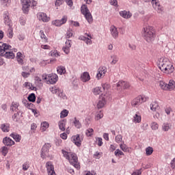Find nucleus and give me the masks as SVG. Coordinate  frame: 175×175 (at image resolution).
<instances>
[{
    "label": "nucleus",
    "instance_id": "9b49d317",
    "mask_svg": "<svg viewBox=\"0 0 175 175\" xmlns=\"http://www.w3.org/2000/svg\"><path fill=\"white\" fill-rule=\"evenodd\" d=\"M106 72H107V68L105 66L100 67L98 70V73L96 75V78L99 80L103 77H105V75H106Z\"/></svg>",
    "mask_w": 175,
    "mask_h": 175
},
{
    "label": "nucleus",
    "instance_id": "a211bd4d",
    "mask_svg": "<svg viewBox=\"0 0 175 175\" xmlns=\"http://www.w3.org/2000/svg\"><path fill=\"white\" fill-rule=\"evenodd\" d=\"M3 143L5 146H8L10 147L14 145V141L8 137L3 138Z\"/></svg>",
    "mask_w": 175,
    "mask_h": 175
},
{
    "label": "nucleus",
    "instance_id": "f8f14e48",
    "mask_svg": "<svg viewBox=\"0 0 175 175\" xmlns=\"http://www.w3.org/2000/svg\"><path fill=\"white\" fill-rule=\"evenodd\" d=\"M152 5L154 9L157 11V13H162L163 12V8L157 0H152Z\"/></svg>",
    "mask_w": 175,
    "mask_h": 175
},
{
    "label": "nucleus",
    "instance_id": "e433bc0d",
    "mask_svg": "<svg viewBox=\"0 0 175 175\" xmlns=\"http://www.w3.org/2000/svg\"><path fill=\"white\" fill-rule=\"evenodd\" d=\"M68 114H69V111L64 109L60 113V118H65V117H68Z\"/></svg>",
    "mask_w": 175,
    "mask_h": 175
},
{
    "label": "nucleus",
    "instance_id": "f3484780",
    "mask_svg": "<svg viewBox=\"0 0 175 175\" xmlns=\"http://www.w3.org/2000/svg\"><path fill=\"white\" fill-rule=\"evenodd\" d=\"M116 85L117 87H121V88H124V90H128V88L131 87L129 83L123 81H119Z\"/></svg>",
    "mask_w": 175,
    "mask_h": 175
},
{
    "label": "nucleus",
    "instance_id": "72a5a7b5",
    "mask_svg": "<svg viewBox=\"0 0 175 175\" xmlns=\"http://www.w3.org/2000/svg\"><path fill=\"white\" fill-rule=\"evenodd\" d=\"M21 116H20V113H18V111L16 113H14L12 116V120L13 121H15V122H18V121H20V118Z\"/></svg>",
    "mask_w": 175,
    "mask_h": 175
},
{
    "label": "nucleus",
    "instance_id": "13d9d810",
    "mask_svg": "<svg viewBox=\"0 0 175 175\" xmlns=\"http://www.w3.org/2000/svg\"><path fill=\"white\" fill-rule=\"evenodd\" d=\"M122 141V135H118L116 137V143H120Z\"/></svg>",
    "mask_w": 175,
    "mask_h": 175
},
{
    "label": "nucleus",
    "instance_id": "774afa93",
    "mask_svg": "<svg viewBox=\"0 0 175 175\" xmlns=\"http://www.w3.org/2000/svg\"><path fill=\"white\" fill-rule=\"evenodd\" d=\"M110 3L113 6H117L118 5L117 0H111Z\"/></svg>",
    "mask_w": 175,
    "mask_h": 175
},
{
    "label": "nucleus",
    "instance_id": "3c124183",
    "mask_svg": "<svg viewBox=\"0 0 175 175\" xmlns=\"http://www.w3.org/2000/svg\"><path fill=\"white\" fill-rule=\"evenodd\" d=\"M72 36H73V31H72V29H69L67 31L66 38V39H69L70 38H72Z\"/></svg>",
    "mask_w": 175,
    "mask_h": 175
},
{
    "label": "nucleus",
    "instance_id": "ddd939ff",
    "mask_svg": "<svg viewBox=\"0 0 175 175\" xmlns=\"http://www.w3.org/2000/svg\"><path fill=\"white\" fill-rule=\"evenodd\" d=\"M68 21V17L63 16V18L61 20H55V21L52 22V24L53 25H55V27H61L63 24H65Z\"/></svg>",
    "mask_w": 175,
    "mask_h": 175
},
{
    "label": "nucleus",
    "instance_id": "a878e982",
    "mask_svg": "<svg viewBox=\"0 0 175 175\" xmlns=\"http://www.w3.org/2000/svg\"><path fill=\"white\" fill-rule=\"evenodd\" d=\"M105 105H106V100H105V98H103L101 100H98L97 107L98 109H102L105 107Z\"/></svg>",
    "mask_w": 175,
    "mask_h": 175
},
{
    "label": "nucleus",
    "instance_id": "5701e85b",
    "mask_svg": "<svg viewBox=\"0 0 175 175\" xmlns=\"http://www.w3.org/2000/svg\"><path fill=\"white\" fill-rule=\"evenodd\" d=\"M175 88V81L170 80L168 84L167 83V91H172Z\"/></svg>",
    "mask_w": 175,
    "mask_h": 175
},
{
    "label": "nucleus",
    "instance_id": "5fc2aeb1",
    "mask_svg": "<svg viewBox=\"0 0 175 175\" xmlns=\"http://www.w3.org/2000/svg\"><path fill=\"white\" fill-rule=\"evenodd\" d=\"M96 139V142L98 143V146L99 147H102L103 144V142L101 137H97Z\"/></svg>",
    "mask_w": 175,
    "mask_h": 175
},
{
    "label": "nucleus",
    "instance_id": "aec40b11",
    "mask_svg": "<svg viewBox=\"0 0 175 175\" xmlns=\"http://www.w3.org/2000/svg\"><path fill=\"white\" fill-rule=\"evenodd\" d=\"M18 106H20L18 103L13 101L10 106V111L13 112L16 111V113L18 112Z\"/></svg>",
    "mask_w": 175,
    "mask_h": 175
},
{
    "label": "nucleus",
    "instance_id": "2eb2a0df",
    "mask_svg": "<svg viewBox=\"0 0 175 175\" xmlns=\"http://www.w3.org/2000/svg\"><path fill=\"white\" fill-rule=\"evenodd\" d=\"M70 47H72V40H68L66 42V46L63 47L62 50L66 54L70 53Z\"/></svg>",
    "mask_w": 175,
    "mask_h": 175
},
{
    "label": "nucleus",
    "instance_id": "f257e3e1",
    "mask_svg": "<svg viewBox=\"0 0 175 175\" xmlns=\"http://www.w3.org/2000/svg\"><path fill=\"white\" fill-rule=\"evenodd\" d=\"M10 49H12V46L8 45V44L3 42H0V66L5 64L1 57H5L9 59H13V58H14L13 51H9Z\"/></svg>",
    "mask_w": 175,
    "mask_h": 175
},
{
    "label": "nucleus",
    "instance_id": "6e6552de",
    "mask_svg": "<svg viewBox=\"0 0 175 175\" xmlns=\"http://www.w3.org/2000/svg\"><path fill=\"white\" fill-rule=\"evenodd\" d=\"M147 101V97L144 96H139L137 98H135L134 100H133L131 105L134 107H136L137 106H139V105H142L144 102Z\"/></svg>",
    "mask_w": 175,
    "mask_h": 175
},
{
    "label": "nucleus",
    "instance_id": "6ab92c4d",
    "mask_svg": "<svg viewBox=\"0 0 175 175\" xmlns=\"http://www.w3.org/2000/svg\"><path fill=\"white\" fill-rule=\"evenodd\" d=\"M91 79V77H90V73L85 72L83 73V75L81 76V80L83 83H87V81H90Z\"/></svg>",
    "mask_w": 175,
    "mask_h": 175
},
{
    "label": "nucleus",
    "instance_id": "4468645a",
    "mask_svg": "<svg viewBox=\"0 0 175 175\" xmlns=\"http://www.w3.org/2000/svg\"><path fill=\"white\" fill-rule=\"evenodd\" d=\"M72 139L75 146H77V147H80V146H81V142H83V137H80V135H77L73 136Z\"/></svg>",
    "mask_w": 175,
    "mask_h": 175
},
{
    "label": "nucleus",
    "instance_id": "8fccbe9b",
    "mask_svg": "<svg viewBox=\"0 0 175 175\" xmlns=\"http://www.w3.org/2000/svg\"><path fill=\"white\" fill-rule=\"evenodd\" d=\"M40 36L41 39H44V42H47V37L44 34V32L42 30L40 31Z\"/></svg>",
    "mask_w": 175,
    "mask_h": 175
},
{
    "label": "nucleus",
    "instance_id": "ea45409f",
    "mask_svg": "<svg viewBox=\"0 0 175 175\" xmlns=\"http://www.w3.org/2000/svg\"><path fill=\"white\" fill-rule=\"evenodd\" d=\"M162 129L164 131V132H167V131L170 129V124H169V123H163Z\"/></svg>",
    "mask_w": 175,
    "mask_h": 175
},
{
    "label": "nucleus",
    "instance_id": "0eeeda50",
    "mask_svg": "<svg viewBox=\"0 0 175 175\" xmlns=\"http://www.w3.org/2000/svg\"><path fill=\"white\" fill-rule=\"evenodd\" d=\"M51 148V144H45L42 150H41V158L42 159H45V158H47L50 157L49 150Z\"/></svg>",
    "mask_w": 175,
    "mask_h": 175
},
{
    "label": "nucleus",
    "instance_id": "c756f323",
    "mask_svg": "<svg viewBox=\"0 0 175 175\" xmlns=\"http://www.w3.org/2000/svg\"><path fill=\"white\" fill-rule=\"evenodd\" d=\"M159 109V105H158V103L157 102H153L150 105V110L152 111H157Z\"/></svg>",
    "mask_w": 175,
    "mask_h": 175
},
{
    "label": "nucleus",
    "instance_id": "69168bd1",
    "mask_svg": "<svg viewBox=\"0 0 175 175\" xmlns=\"http://www.w3.org/2000/svg\"><path fill=\"white\" fill-rule=\"evenodd\" d=\"M36 128H38V126L36 125V124L33 123L31 126V131H33V132H35V131L36 130Z\"/></svg>",
    "mask_w": 175,
    "mask_h": 175
},
{
    "label": "nucleus",
    "instance_id": "e2e57ef3",
    "mask_svg": "<svg viewBox=\"0 0 175 175\" xmlns=\"http://www.w3.org/2000/svg\"><path fill=\"white\" fill-rule=\"evenodd\" d=\"M131 175H142V169L135 170Z\"/></svg>",
    "mask_w": 175,
    "mask_h": 175
},
{
    "label": "nucleus",
    "instance_id": "412c9836",
    "mask_svg": "<svg viewBox=\"0 0 175 175\" xmlns=\"http://www.w3.org/2000/svg\"><path fill=\"white\" fill-rule=\"evenodd\" d=\"M120 14L121 17H123V18H131V17H132V14L126 10L121 11Z\"/></svg>",
    "mask_w": 175,
    "mask_h": 175
},
{
    "label": "nucleus",
    "instance_id": "de8ad7c7",
    "mask_svg": "<svg viewBox=\"0 0 175 175\" xmlns=\"http://www.w3.org/2000/svg\"><path fill=\"white\" fill-rule=\"evenodd\" d=\"M101 93L102 90H100V88L99 87H96L93 90V94H94V95H99Z\"/></svg>",
    "mask_w": 175,
    "mask_h": 175
},
{
    "label": "nucleus",
    "instance_id": "338daca9",
    "mask_svg": "<svg viewBox=\"0 0 175 175\" xmlns=\"http://www.w3.org/2000/svg\"><path fill=\"white\" fill-rule=\"evenodd\" d=\"M29 75H31L29 72H22V76L25 79H27V77H28Z\"/></svg>",
    "mask_w": 175,
    "mask_h": 175
},
{
    "label": "nucleus",
    "instance_id": "7c9ffc66",
    "mask_svg": "<svg viewBox=\"0 0 175 175\" xmlns=\"http://www.w3.org/2000/svg\"><path fill=\"white\" fill-rule=\"evenodd\" d=\"M4 23L5 25H8V27H12V21L10 20V18H9V16L5 15Z\"/></svg>",
    "mask_w": 175,
    "mask_h": 175
},
{
    "label": "nucleus",
    "instance_id": "423d86ee",
    "mask_svg": "<svg viewBox=\"0 0 175 175\" xmlns=\"http://www.w3.org/2000/svg\"><path fill=\"white\" fill-rule=\"evenodd\" d=\"M81 12L83 16H85V18L87 20L89 24H91L94 21V18H92V14L90 12V10H88V7L85 4L83 5L81 8Z\"/></svg>",
    "mask_w": 175,
    "mask_h": 175
},
{
    "label": "nucleus",
    "instance_id": "bb28decb",
    "mask_svg": "<svg viewBox=\"0 0 175 175\" xmlns=\"http://www.w3.org/2000/svg\"><path fill=\"white\" fill-rule=\"evenodd\" d=\"M65 125H66V120H62L59 122V128L60 131H65Z\"/></svg>",
    "mask_w": 175,
    "mask_h": 175
},
{
    "label": "nucleus",
    "instance_id": "4c0bfd02",
    "mask_svg": "<svg viewBox=\"0 0 175 175\" xmlns=\"http://www.w3.org/2000/svg\"><path fill=\"white\" fill-rule=\"evenodd\" d=\"M74 124L77 129H80V128H81V123H80V121L78 120L77 118H75Z\"/></svg>",
    "mask_w": 175,
    "mask_h": 175
},
{
    "label": "nucleus",
    "instance_id": "680f3d73",
    "mask_svg": "<svg viewBox=\"0 0 175 175\" xmlns=\"http://www.w3.org/2000/svg\"><path fill=\"white\" fill-rule=\"evenodd\" d=\"M65 2L66 4L70 6V8H72L73 6V1L72 0H65Z\"/></svg>",
    "mask_w": 175,
    "mask_h": 175
},
{
    "label": "nucleus",
    "instance_id": "49530a36",
    "mask_svg": "<svg viewBox=\"0 0 175 175\" xmlns=\"http://www.w3.org/2000/svg\"><path fill=\"white\" fill-rule=\"evenodd\" d=\"M154 152V149L152 147H148L146 148V155H151Z\"/></svg>",
    "mask_w": 175,
    "mask_h": 175
},
{
    "label": "nucleus",
    "instance_id": "864d4df0",
    "mask_svg": "<svg viewBox=\"0 0 175 175\" xmlns=\"http://www.w3.org/2000/svg\"><path fill=\"white\" fill-rule=\"evenodd\" d=\"M57 95L59 96V98H62V99H66V94H65V93H64L61 89L60 91L57 93Z\"/></svg>",
    "mask_w": 175,
    "mask_h": 175
},
{
    "label": "nucleus",
    "instance_id": "09e8293b",
    "mask_svg": "<svg viewBox=\"0 0 175 175\" xmlns=\"http://www.w3.org/2000/svg\"><path fill=\"white\" fill-rule=\"evenodd\" d=\"M120 147L122 151L124 152H128L129 151V148L126 144H120Z\"/></svg>",
    "mask_w": 175,
    "mask_h": 175
},
{
    "label": "nucleus",
    "instance_id": "9d476101",
    "mask_svg": "<svg viewBox=\"0 0 175 175\" xmlns=\"http://www.w3.org/2000/svg\"><path fill=\"white\" fill-rule=\"evenodd\" d=\"M46 167L49 175H57L55 171H54V165H53V163L48 161L46 163Z\"/></svg>",
    "mask_w": 175,
    "mask_h": 175
},
{
    "label": "nucleus",
    "instance_id": "37998d69",
    "mask_svg": "<svg viewBox=\"0 0 175 175\" xmlns=\"http://www.w3.org/2000/svg\"><path fill=\"white\" fill-rule=\"evenodd\" d=\"M1 129L3 132H9V126L8 124H3L1 125Z\"/></svg>",
    "mask_w": 175,
    "mask_h": 175
},
{
    "label": "nucleus",
    "instance_id": "052dcab7",
    "mask_svg": "<svg viewBox=\"0 0 175 175\" xmlns=\"http://www.w3.org/2000/svg\"><path fill=\"white\" fill-rule=\"evenodd\" d=\"M16 61L19 65H24V60L23 59V57L16 58Z\"/></svg>",
    "mask_w": 175,
    "mask_h": 175
},
{
    "label": "nucleus",
    "instance_id": "7ed1b4c3",
    "mask_svg": "<svg viewBox=\"0 0 175 175\" xmlns=\"http://www.w3.org/2000/svg\"><path fill=\"white\" fill-rule=\"evenodd\" d=\"M62 154L65 159H68L71 165L76 169H80V163L77 159V155L72 152H66V150H62Z\"/></svg>",
    "mask_w": 175,
    "mask_h": 175
},
{
    "label": "nucleus",
    "instance_id": "58836bf2",
    "mask_svg": "<svg viewBox=\"0 0 175 175\" xmlns=\"http://www.w3.org/2000/svg\"><path fill=\"white\" fill-rule=\"evenodd\" d=\"M25 87H26V88H28L29 90H36V88L33 86L32 84L29 82H25Z\"/></svg>",
    "mask_w": 175,
    "mask_h": 175
},
{
    "label": "nucleus",
    "instance_id": "dca6fc26",
    "mask_svg": "<svg viewBox=\"0 0 175 175\" xmlns=\"http://www.w3.org/2000/svg\"><path fill=\"white\" fill-rule=\"evenodd\" d=\"M110 31H111V36L114 39H117V38H118V29H117V27H116V26L114 25H112L110 27Z\"/></svg>",
    "mask_w": 175,
    "mask_h": 175
},
{
    "label": "nucleus",
    "instance_id": "20e7f679",
    "mask_svg": "<svg viewBox=\"0 0 175 175\" xmlns=\"http://www.w3.org/2000/svg\"><path fill=\"white\" fill-rule=\"evenodd\" d=\"M142 35L144 36V40L148 43H151V42H152L155 38L154 30H152V27L150 26L144 27L142 30Z\"/></svg>",
    "mask_w": 175,
    "mask_h": 175
},
{
    "label": "nucleus",
    "instance_id": "0e129e2a",
    "mask_svg": "<svg viewBox=\"0 0 175 175\" xmlns=\"http://www.w3.org/2000/svg\"><path fill=\"white\" fill-rule=\"evenodd\" d=\"M51 55L53 57H59V53L57 51H54L53 52H51Z\"/></svg>",
    "mask_w": 175,
    "mask_h": 175
},
{
    "label": "nucleus",
    "instance_id": "473e14b6",
    "mask_svg": "<svg viewBox=\"0 0 175 175\" xmlns=\"http://www.w3.org/2000/svg\"><path fill=\"white\" fill-rule=\"evenodd\" d=\"M167 83H165L163 81H159V86L161 90H165V91H167Z\"/></svg>",
    "mask_w": 175,
    "mask_h": 175
},
{
    "label": "nucleus",
    "instance_id": "4d7b16f0",
    "mask_svg": "<svg viewBox=\"0 0 175 175\" xmlns=\"http://www.w3.org/2000/svg\"><path fill=\"white\" fill-rule=\"evenodd\" d=\"M62 3H64V0H56L55 5L58 8L60 5H62Z\"/></svg>",
    "mask_w": 175,
    "mask_h": 175
},
{
    "label": "nucleus",
    "instance_id": "79ce46f5",
    "mask_svg": "<svg viewBox=\"0 0 175 175\" xmlns=\"http://www.w3.org/2000/svg\"><path fill=\"white\" fill-rule=\"evenodd\" d=\"M100 118H103V112H102V111H100L96 113L95 120L98 121V120H100Z\"/></svg>",
    "mask_w": 175,
    "mask_h": 175
},
{
    "label": "nucleus",
    "instance_id": "bf43d9fd",
    "mask_svg": "<svg viewBox=\"0 0 175 175\" xmlns=\"http://www.w3.org/2000/svg\"><path fill=\"white\" fill-rule=\"evenodd\" d=\"M29 169V164L26 162L23 165V170H28Z\"/></svg>",
    "mask_w": 175,
    "mask_h": 175
},
{
    "label": "nucleus",
    "instance_id": "a19ab883",
    "mask_svg": "<svg viewBox=\"0 0 175 175\" xmlns=\"http://www.w3.org/2000/svg\"><path fill=\"white\" fill-rule=\"evenodd\" d=\"M49 122H44L41 123V130L42 131H46L47 128H49Z\"/></svg>",
    "mask_w": 175,
    "mask_h": 175
},
{
    "label": "nucleus",
    "instance_id": "c03bdc74",
    "mask_svg": "<svg viewBox=\"0 0 175 175\" xmlns=\"http://www.w3.org/2000/svg\"><path fill=\"white\" fill-rule=\"evenodd\" d=\"M85 135L88 136V137L92 136V135H94V129H88L86 130Z\"/></svg>",
    "mask_w": 175,
    "mask_h": 175
},
{
    "label": "nucleus",
    "instance_id": "a18cd8bd",
    "mask_svg": "<svg viewBox=\"0 0 175 175\" xmlns=\"http://www.w3.org/2000/svg\"><path fill=\"white\" fill-rule=\"evenodd\" d=\"M50 91L52 92V94H57V95L58 92H59V91H61V89L57 88V87H52L50 89Z\"/></svg>",
    "mask_w": 175,
    "mask_h": 175
},
{
    "label": "nucleus",
    "instance_id": "2f4dec72",
    "mask_svg": "<svg viewBox=\"0 0 175 175\" xmlns=\"http://www.w3.org/2000/svg\"><path fill=\"white\" fill-rule=\"evenodd\" d=\"M133 121L135 123H139L142 122V116H140V115H139L138 113H135L134 117H133Z\"/></svg>",
    "mask_w": 175,
    "mask_h": 175
},
{
    "label": "nucleus",
    "instance_id": "c85d7f7f",
    "mask_svg": "<svg viewBox=\"0 0 175 175\" xmlns=\"http://www.w3.org/2000/svg\"><path fill=\"white\" fill-rule=\"evenodd\" d=\"M0 152L3 155V157H6V155H8V152H9V148L6 146H2L0 148Z\"/></svg>",
    "mask_w": 175,
    "mask_h": 175
},
{
    "label": "nucleus",
    "instance_id": "c9c22d12",
    "mask_svg": "<svg viewBox=\"0 0 175 175\" xmlns=\"http://www.w3.org/2000/svg\"><path fill=\"white\" fill-rule=\"evenodd\" d=\"M7 36L10 39H12V38H13V28H12V26L9 27V29H8V33H7Z\"/></svg>",
    "mask_w": 175,
    "mask_h": 175
},
{
    "label": "nucleus",
    "instance_id": "6e6d98bb",
    "mask_svg": "<svg viewBox=\"0 0 175 175\" xmlns=\"http://www.w3.org/2000/svg\"><path fill=\"white\" fill-rule=\"evenodd\" d=\"M115 155H116V157H120L121 155H124V152L120 150L119 149H117L115 151Z\"/></svg>",
    "mask_w": 175,
    "mask_h": 175
},
{
    "label": "nucleus",
    "instance_id": "f03ea898",
    "mask_svg": "<svg viewBox=\"0 0 175 175\" xmlns=\"http://www.w3.org/2000/svg\"><path fill=\"white\" fill-rule=\"evenodd\" d=\"M157 64L160 70L163 72V73L169 75L174 72L173 64H172V62L166 57H161L159 59Z\"/></svg>",
    "mask_w": 175,
    "mask_h": 175
},
{
    "label": "nucleus",
    "instance_id": "393cba45",
    "mask_svg": "<svg viewBox=\"0 0 175 175\" xmlns=\"http://www.w3.org/2000/svg\"><path fill=\"white\" fill-rule=\"evenodd\" d=\"M111 59H112L110 63L111 65H116V64H117V62H118V61H120V58L118 57V56H117V55H111Z\"/></svg>",
    "mask_w": 175,
    "mask_h": 175
},
{
    "label": "nucleus",
    "instance_id": "603ef678",
    "mask_svg": "<svg viewBox=\"0 0 175 175\" xmlns=\"http://www.w3.org/2000/svg\"><path fill=\"white\" fill-rule=\"evenodd\" d=\"M159 125H158V123L153 122L151 124V128L153 131H157V129H158Z\"/></svg>",
    "mask_w": 175,
    "mask_h": 175
},
{
    "label": "nucleus",
    "instance_id": "cd10ccee",
    "mask_svg": "<svg viewBox=\"0 0 175 175\" xmlns=\"http://www.w3.org/2000/svg\"><path fill=\"white\" fill-rule=\"evenodd\" d=\"M57 71L59 75H65L66 73V69L62 66H59L57 68Z\"/></svg>",
    "mask_w": 175,
    "mask_h": 175
},
{
    "label": "nucleus",
    "instance_id": "1a4fd4ad",
    "mask_svg": "<svg viewBox=\"0 0 175 175\" xmlns=\"http://www.w3.org/2000/svg\"><path fill=\"white\" fill-rule=\"evenodd\" d=\"M58 80V75L57 74H51L48 75V80L46 84H55Z\"/></svg>",
    "mask_w": 175,
    "mask_h": 175
},
{
    "label": "nucleus",
    "instance_id": "39448f33",
    "mask_svg": "<svg viewBox=\"0 0 175 175\" xmlns=\"http://www.w3.org/2000/svg\"><path fill=\"white\" fill-rule=\"evenodd\" d=\"M22 10L23 13H28L29 12V6H36L38 3L33 0H21Z\"/></svg>",
    "mask_w": 175,
    "mask_h": 175
},
{
    "label": "nucleus",
    "instance_id": "b1692460",
    "mask_svg": "<svg viewBox=\"0 0 175 175\" xmlns=\"http://www.w3.org/2000/svg\"><path fill=\"white\" fill-rule=\"evenodd\" d=\"M11 137L15 140L17 143H19L20 140H21V135L16 133H12L10 134Z\"/></svg>",
    "mask_w": 175,
    "mask_h": 175
},
{
    "label": "nucleus",
    "instance_id": "4be33fe9",
    "mask_svg": "<svg viewBox=\"0 0 175 175\" xmlns=\"http://www.w3.org/2000/svg\"><path fill=\"white\" fill-rule=\"evenodd\" d=\"M39 20H42L44 23H47V21H50V18L47 17V15L44 13L38 14Z\"/></svg>",
    "mask_w": 175,
    "mask_h": 175
},
{
    "label": "nucleus",
    "instance_id": "f704fd0d",
    "mask_svg": "<svg viewBox=\"0 0 175 175\" xmlns=\"http://www.w3.org/2000/svg\"><path fill=\"white\" fill-rule=\"evenodd\" d=\"M29 102H35L36 100V96H35L34 93H31L27 97Z\"/></svg>",
    "mask_w": 175,
    "mask_h": 175
}]
</instances>
